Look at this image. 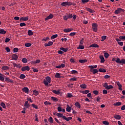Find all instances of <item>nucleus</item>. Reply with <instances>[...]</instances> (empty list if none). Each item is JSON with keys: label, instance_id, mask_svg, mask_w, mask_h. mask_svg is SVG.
<instances>
[{"label": "nucleus", "instance_id": "obj_1", "mask_svg": "<svg viewBox=\"0 0 125 125\" xmlns=\"http://www.w3.org/2000/svg\"><path fill=\"white\" fill-rule=\"evenodd\" d=\"M51 83V78H50V77L47 76L45 78V80L44 81L43 83L44 84L47 86L48 85L49 83Z\"/></svg>", "mask_w": 125, "mask_h": 125}, {"label": "nucleus", "instance_id": "obj_2", "mask_svg": "<svg viewBox=\"0 0 125 125\" xmlns=\"http://www.w3.org/2000/svg\"><path fill=\"white\" fill-rule=\"evenodd\" d=\"M92 27L94 32H97L98 29V25L96 23H92Z\"/></svg>", "mask_w": 125, "mask_h": 125}, {"label": "nucleus", "instance_id": "obj_3", "mask_svg": "<svg viewBox=\"0 0 125 125\" xmlns=\"http://www.w3.org/2000/svg\"><path fill=\"white\" fill-rule=\"evenodd\" d=\"M124 12H125V10L122 9L121 8H119L115 11L114 13L115 14H119V13H123Z\"/></svg>", "mask_w": 125, "mask_h": 125}, {"label": "nucleus", "instance_id": "obj_4", "mask_svg": "<svg viewBox=\"0 0 125 125\" xmlns=\"http://www.w3.org/2000/svg\"><path fill=\"white\" fill-rule=\"evenodd\" d=\"M72 2H69V1H65L61 3V5L62 6H67V5L70 6V5H72Z\"/></svg>", "mask_w": 125, "mask_h": 125}, {"label": "nucleus", "instance_id": "obj_5", "mask_svg": "<svg viewBox=\"0 0 125 125\" xmlns=\"http://www.w3.org/2000/svg\"><path fill=\"white\" fill-rule=\"evenodd\" d=\"M116 63H120V64H125V59H120V58L117 59L115 61Z\"/></svg>", "mask_w": 125, "mask_h": 125}, {"label": "nucleus", "instance_id": "obj_6", "mask_svg": "<svg viewBox=\"0 0 125 125\" xmlns=\"http://www.w3.org/2000/svg\"><path fill=\"white\" fill-rule=\"evenodd\" d=\"M12 60L18 61V55H17V54H13L12 55Z\"/></svg>", "mask_w": 125, "mask_h": 125}, {"label": "nucleus", "instance_id": "obj_7", "mask_svg": "<svg viewBox=\"0 0 125 125\" xmlns=\"http://www.w3.org/2000/svg\"><path fill=\"white\" fill-rule=\"evenodd\" d=\"M30 70V67L28 66H24L21 68V71L23 72H24V71H29Z\"/></svg>", "mask_w": 125, "mask_h": 125}, {"label": "nucleus", "instance_id": "obj_8", "mask_svg": "<svg viewBox=\"0 0 125 125\" xmlns=\"http://www.w3.org/2000/svg\"><path fill=\"white\" fill-rule=\"evenodd\" d=\"M21 21H28L29 20V16L25 17H21L20 18Z\"/></svg>", "mask_w": 125, "mask_h": 125}, {"label": "nucleus", "instance_id": "obj_9", "mask_svg": "<svg viewBox=\"0 0 125 125\" xmlns=\"http://www.w3.org/2000/svg\"><path fill=\"white\" fill-rule=\"evenodd\" d=\"M53 18V15L52 14H50L45 19V21H47V20H49V19H52Z\"/></svg>", "mask_w": 125, "mask_h": 125}, {"label": "nucleus", "instance_id": "obj_10", "mask_svg": "<svg viewBox=\"0 0 125 125\" xmlns=\"http://www.w3.org/2000/svg\"><path fill=\"white\" fill-rule=\"evenodd\" d=\"M52 44H53V42H52L51 41H49L48 43H45L44 44V46H45V47L51 46V45H52Z\"/></svg>", "mask_w": 125, "mask_h": 125}, {"label": "nucleus", "instance_id": "obj_11", "mask_svg": "<svg viewBox=\"0 0 125 125\" xmlns=\"http://www.w3.org/2000/svg\"><path fill=\"white\" fill-rule=\"evenodd\" d=\"M116 84H117L118 86H119V90H123V88H122V84H121V83H120V82H116Z\"/></svg>", "mask_w": 125, "mask_h": 125}, {"label": "nucleus", "instance_id": "obj_12", "mask_svg": "<svg viewBox=\"0 0 125 125\" xmlns=\"http://www.w3.org/2000/svg\"><path fill=\"white\" fill-rule=\"evenodd\" d=\"M57 117H58V118H62L63 119H64V117H65V116L63 115V113H62L60 112L58 113L57 114Z\"/></svg>", "mask_w": 125, "mask_h": 125}, {"label": "nucleus", "instance_id": "obj_13", "mask_svg": "<svg viewBox=\"0 0 125 125\" xmlns=\"http://www.w3.org/2000/svg\"><path fill=\"white\" fill-rule=\"evenodd\" d=\"M72 119L73 118H72V117H68L67 118L66 117V116H64L63 118V120H65L67 122H69V121H71V120H72Z\"/></svg>", "mask_w": 125, "mask_h": 125}, {"label": "nucleus", "instance_id": "obj_14", "mask_svg": "<svg viewBox=\"0 0 125 125\" xmlns=\"http://www.w3.org/2000/svg\"><path fill=\"white\" fill-rule=\"evenodd\" d=\"M22 90L25 93H29V88L27 87H24L23 88H22Z\"/></svg>", "mask_w": 125, "mask_h": 125}, {"label": "nucleus", "instance_id": "obj_15", "mask_svg": "<svg viewBox=\"0 0 125 125\" xmlns=\"http://www.w3.org/2000/svg\"><path fill=\"white\" fill-rule=\"evenodd\" d=\"M65 67V64H62L60 65H58L56 66V68L57 69H61V68H64Z\"/></svg>", "mask_w": 125, "mask_h": 125}, {"label": "nucleus", "instance_id": "obj_16", "mask_svg": "<svg viewBox=\"0 0 125 125\" xmlns=\"http://www.w3.org/2000/svg\"><path fill=\"white\" fill-rule=\"evenodd\" d=\"M89 47H95V48H98L99 47V45L96 43H93L89 46Z\"/></svg>", "mask_w": 125, "mask_h": 125}, {"label": "nucleus", "instance_id": "obj_17", "mask_svg": "<svg viewBox=\"0 0 125 125\" xmlns=\"http://www.w3.org/2000/svg\"><path fill=\"white\" fill-rule=\"evenodd\" d=\"M24 107L25 108H29L30 107V104L28 101H26L24 103Z\"/></svg>", "mask_w": 125, "mask_h": 125}, {"label": "nucleus", "instance_id": "obj_18", "mask_svg": "<svg viewBox=\"0 0 125 125\" xmlns=\"http://www.w3.org/2000/svg\"><path fill=\"white\" fill-rule=\"evenodd\" d=\"M5 81L6 82V83H13V81L9 79V78L8 77H6L5 78Z\"/></svg>", "mask_w": 125, "mask_h": 125}, {"label": "nucleus", "instance_id": "obj_19", "mask_svg": "<svg viewBox=\"0 0 125 125\" xmlns=\"http://www.w3.org/2000/svg\"><path fill=\"white\" fill-rule=\"evenodd\" d=\"M97 67V65H95L94 66L93 65H89L88 66V67L90 68V72H92V69H94V68H96Z\"/></svg>", "mask_w": 125, "mask_h": 125}, {"label": "nucleus", "instance_id": "obj_20", "mask_svg": "<svg viewBox=\"0 0 125 125\" xmlns=\"http://www.w3.org/2000/svg\"><path fill=\"white\" fill-rule=\"evenodd\" d=\"M100 59H101V63H104L105 62V59L103 56H100Z\"/></svg>", "mask_w": 125, "mask_h": 125}, {"label": "nucleus", "instance_id": "obj_21", "mask_svg": "<svg viewBox=\"0 0 125 125\" xmlns=\"http://www.w3.org/2000/svg\"><path fill=\"white\" fill-rule=\"evenodd\" d=\"M72 30H73L71 28H67V29H64L63 30V32L64 33H69V32H71L72 31Z\"/></svg>", "mask_w": 125, "mask_h": 125}, {"label": "nucleus", "instance_id": "obj_22", "mask_svg": "<svg viewBox=\"0 0 125 125\" xmlns=\"http://www.w3.org/2000/svg\"><path fill=\"white\" fill-rule=\"evenodd\" d=\"M66 106H67L66 108V112H68V113H70L71 110V106H69V105H67Z\"/></svg>", "mask_w": 125, "mask_h": 125}, {"label": "nucleus", "instance_id": "obj_23", "mask_svg": "<svg viewBox=\"0 0 125 125\" xmlns=\"http://www.w3.org/2000/svg\"><path fill=\"white\" fill-rule=\"evenodd\" d=\"M8 69H9V67H8V66H5V65H3L1 68V69L3 71H6V70H8Z\"/></svg>", "mask_w": 125, "mask_h": 125}, {"label": "nucleus", "instance_id": "obj_24", "mask_svg": "<svg viewBox=\"0 0 125 125\" xmlns=\"http://www.w3.org/2000/svg\"><path fill=\"white\" fill-rule=\"evenodd\" d=\"M13 65L14 66V67H16L17 68H19V69H20V68H21V66L20 65V64H16L15 63V62H13Z\"/></svg>", "mask_w": 125, "mask_h": 125}, {"label": "nucleus", "instance_id": "obj_25", "mask_svg": "<svg viewBox=\"0 0 125 125\" xmlns=\"http://www.w3.org/2000/svg\"><path fill=\"white\" fill-rule=\"evenodd\" d=\"M114 118L116 119V120H121L122 119V117L119 115H114Z\"/></svg>", "mask_w": 125, "mask_h": 125}, {"label": "nucleus", "instance_id": "obj_26", "mask_svg": "<svg viewBox=\"0 0 125 125\" xmlns=\"http://www.w3.org/2000/svg\"><path fill=\"white\" fill-rule=\"evenodd\" d=\"M0 34H1V35H4L5 34H6V31H5V30L3 29H0Z\"/></svg>", "mask_w": 125, "mask_h": 125}, {"label": "nucleus", "instance_id": "obj_27", "mask_svg": "<svg viewBox=\"0 0 125 125\" xmlns=\"http://www.w3.org/2000/svg\"><path fill=\"white\" fill-rule=\"evenodd\" d=\"M0 81L3 82L4 81V77H3V75L1 73H0Z\"/></svg>", "mask_w": 125, "mask_h": 125}, {"label": "nucleus", "instance_id": "obj_28", "mask_svg": "<svg viewBox=\"0 0 125 125\" xmlns=\"http://www.w3.org/2000/svg\"><path fill=\"white\" fill-rule=\"evenodd\" d=\"M93 74H96V73H98V70L97 69H92V71H91Z\"/></svg>", "mask_w": 125, "mask_h": 125}, {"label": "nucleus", "instance_id": "obj_29", "mask_svg": "<svg viewBox=\"0 0 125 125\" xmlns=\"http://www.w3.org/2000/svg\"><path fill=\"white\" fill-rule=\"evenodd\" d=\"M114 106H121L122 105L121 102H116L113 104Z\"/></svg>", "mask_w": 125, "mask_h": 125}, {"label": "nucleus", "instance_id": "obj_30", "mask_svg": "<svg viewBox=\"0 0 125 125\" xmlns=\"http://www.w3.org/2000/svg\"><path fill=\"white\" fill-rule=\"evenodd\" d=\"M33 95H35V96L39 95V91L37 90H33Z\"/></svg>", "mask_w": 125, "mask_h": 125}, {"label": "nucleus", "instance_id": "obj_31", "mask_svg": "<svg viewBox=\"0 0 125 125\" xmlns=\"http://www.w3.org/2000/svg\"><path fill=\"white\" fill-rule=\"evenodd\" d=\"M86 10H87V11L90 12V13H93L94 12V11L92 10V9L89 8H86Z\"/></svg>", "mask_w": 125, "mask_h": 125}, {"label": "nucleus", "instance_id": "obj_32", "mask_svg": "<svg viewBox=\"0 0 125 125\" xmlns=\"http://www.w3.org/2000/svg\"><path fill=\"white\" fill-rule=\"evenodd\" d=\"M51 100H53V101H54L55 102H57V101H58V99L54 97H51Z\"/></svg>", "mask_w": 125, "mask_h": 125}, {"label": "nucleus", "instance_id": "obj_33", "mask_svg": "<svg viewBox=\"0 0 125 125\" xmlns=\"http://www.w3.org/2000/svg\"><path fill=\"white\" fill-rule=\"evenodd\" d=\"M60 73H56L55 74V78H58V79H61V76H60Z\"/></svg>", "mask_w": 125, "mask_h": 125}, {"label": "nucleus", "instance_id": "obj_34", "mask_svg": "<svg viewBox=\"0 0 125 125\" xmlns=\"http://www.w3.org/2000/svg\"><path fill=\"white\" fill-rule=\"evenodd\" d=\"M76 107H77V108H81V104H80V103L79 102H76L75 104Z\"/></svg>", "mask_w": 125, "mask_h": 125}, {"label": "nucleus", "instance_id": "obj_35", "mask_svg": "<svg viewBox=\"0 0 125 125\" xmlns=\"http://www.w3.org/2000/svg\"><path fill=\"white\" fill-rule=\"evenodd\" d=\"M68 48H63V47H61L60 48V50H62V51H64V52H67V51H68Z\"/></svg>", "mask_w": 125, "mask_h": 125}, {"label": "nucleus", "instance_id": "obj_36", "mask_svg": "<svg viewBox=\"0 0 125 125\" xmlns=\"http://www.w3.org/2000/svg\"><path fill=\"white\" fill-rule=\"evenodd\" d=\"M52 92H53V93H55V94H57L58 95H59V94H60V91H56V90H53Z\"/></svg>", "mask_w": 125, "mask_h": 125}, {"label": "nucleus", "instance_id": "obj_37", "mask_svg": "<svg viewBox=\"0 0 125 125\" xmlns=\"http://www.w3.org/2000/svg\"><path fill=\"white\" fill-rule=\"evenodd\" d=\"M112 88H114V87L113 86V85H107V86L106 87V88H105L106 89H112Z\"/></svg>", "mask_w": 125, "mask_h": 125}, {"label": "nucleus", "instance_id": "obj_38", "mask_svg": "<svg viewBox=\"0 0 125 125\" xmlns=\"http://www.w3.org/2000/svg\"><path fill=\"white\" fill-rule=\"evenodd\" d=\"M28 36H33L34 35V33L32 31V30H28Z\"/></svg>", "mask_w": 125, "mask_h": 125}, {"label": "nucleus", "instance_id": "obj_39", "mask_svg": "<svg viewBox=\"0 0 125 125\" xmlns=\"http://www.w3.org/2000/svg\"><path fill=\"white\" fill-rule=\"evenodd\" d=\"M57 37H58V35L55 34L51 37V40H54V39H56V38H57Z\"/></svg>", "mask_w": 125, "mask_h": 125}, {"label": "nucleus", "instance_id": "obj_40", "mask_svg": "<svg viewBox=\"0 0 125 125\" xmlns=\"http://www.w3.org/2000/svg\"><path fill=\"white\" fill-rule=\"evenodd\" d=\"M77 49H84V46L83 45H80L79 47H77Z\"/></svg>", "mask_w": 125, "mask_h": 125}, {"label": "nucleus", "instance_id": "obj_41", "mask_svg": "<svg viewBox=\"0 0 125 125\" xmlns=\"http://www.w3.org/2000/svg\"><path fill=\"white\" fill-rule=\"evenodd\" d=\"M99 71L101 73H105L106 72V70L104 68H100Z\"/></svg>", "mask_w": 125, "mask_h": 125}, {"label": "nucleus", "instance_id": "obj_42", "mask_svg": "<svg viewBox=\"0 0 125 125\" xmlns=\"http://www.w3.org/2000/svg\"><path fill=\"white\" fill-rule=\"evenodd\" d=\"M80 87L81 88L85 89L86 87V84H82L80 85Z\"/></svg>", "mask_w": 125, "mask_h": 125}, {"label": "nucleus", "instance_id": "obj_43", "mask_svg": "<svg viewBox=\"0 0 125 125\" xmlns=\"http://www.w3.org/2000/svg\"><path fill=\"white\" fill-rule=\"evenodd\" d=\"M79 62L80 63H85V62H87L86 60H79Z\"/></svg>", "mask_w": 125, "mask_h": 125}, {"label": "nucleus", "instance_id": "obj_44", "mask_svg": "<svg viewBox=\"0 0 125 125\" xmlns=\"http://www.w3.org/2000/svg\"><path fill=\"white\" fill-rule=\"evenodd\" d=\"M0 106L2 107L3 109H5V108H6V106L5 105V104L3 103H1Z\"/></svg>", "mask_w": 125, "mask_h": 125}, {"label": "nucleus", "instance_id": "obj_45", "mask_svg": "<svg viewBox=\"0 0 125 125\" xmlns=\"http://www.w3.org/2000/svg\"><path fill=\"white\" fill-rule=\"evenodd\" d=\"M24 45L26 47H30L32 45V44L30 43H25Z\"/></svg>", "mask_w": 125, "mask_h": 125}, {"label": "nucleus", "instance_id": "obj_46", "mask_svg": "<svg viewBox=\"0 0 125 125\" xmlns=\"http://www.w3.org/2000/svg\"><path fill=\"white\" fill-rule=\"evenodd\" d=\"M82 93H83V94H87V93H88V94L89 93V90H85V91H83V92H82Z\"/></svg>", "mask_w": 125, "mask_h": 125}, {"label": "nucleus", "instance_id": "obj_47", "mask_svg": "<svg viewBox=\"0 0 125 125\" xmlns=\"http://www.w3.org/2000/svg\"><path fill=\"white\" fill-rule=\"evenodd\" d=\"M77 80L78 79L76 77H73L69 79L70 81H73V82H76V81H77Z\"/></svg>", "mask_w": 125, "mask_h": 125}, {"label": "nucleus", "instance_id": "obj_48", "mask_svg": "<svg viewBox=\"0 0 125 125\" xmlns=\"http://www.w3.org/2000/svg\"><path fill=\"white\" fill-rule=\"evenodd\" d=\"M83 41H84V39L83 38H82L80 42V44L81 45H83Z\"/></svg>", "mask_w": 125, "mask_h": 125}, {"label": "nucleus", "instance_id": "obj_49", "mask_svg": "<svg viewBox=\"0 0 125 125\" xmlns=\"http://www.w3.org/2000/svg\"><path fill=\"white\" fill-rule=\"evenodd\" d=\"M25 78H26V76H25V75L24 74H21L20 76V79H25Z\"/></svg>", "mask_w": 125, "mask_h": 125}, {"label": "nucleus", "instance_id": "obj_50", "mask_svg": "<svg viewBox=\"0 0 125 125\" xmlns=\"http://www.w3.org/2000/svg\"><path fill=\"white\" fill-rule=\"evenodd\" d=\"M22 62L23 63H27L28 62V60H27L26 58H23L22 59Z\"/></svg>", "mask_w": 125, "mask_h": 125}, {"label": "nucleus", "instance_id": "obj_51", "mask_svg": "<svg viewBox=\"0 0 125 125\" xmlns=\"http://www.w3.org/2000/svg\"><path fill=\"white\" fill-rule=\"evenodd\" d=\"M107 38V36H103L102 37V40L101 42H104L105 41V39Z\"/></svg>", "mask_w": 125, "mask_h": 125}, {"label": "nucleus", "instance_id": "obj_52", "mask_svg": "<svg viewBox=\"0 0 125 125\" xmlns=\"http://www.w3.org/2000/svg\"><path fill=\"white\" fill-rule=\"evenodd\" d=\"M71 74H72V75H75V74H78V71H77V70H72L71 71Z\"/></svg>", "mask_w": 125, "mask_h": 125}, {"label": "nucleus", "instance_id": "obj_53", "mask_svg": "<svg viewBox=\"0 0 125 125\" xmlns=\"http://www.w3.org/2000/svg\"><path fill=\"white\" fill-rule=\"evenodd\" d=\"M49 122L51 123V124H53V119L52 118V117H50L49 118Z\"/></svg>", "mask_w": 125, "mask_h": 125}, {"label": "nucleus", "instance_id": "obj_54", "mask_svg": "<svg viewBox=\"0 0 125 125\" xmlns=\"http://www.w3.org/2000/svg\"><path fill=\"white\" fill-rule=\"evenodd\" d=\"M104 56L105 58L107 59L109 57V54H108V53H104Z\"/></svg>", "mask_w": 125, "mask_h": 125}, {"label": "nucleus", "instance_id": "obj_55", "mask_svg": "<svg viewBox=\"0 0 125 125\" xmlns=\"http://www.w3.org/2000/svg\"><path fill=\"white\" fill-rule=\"evenodd\" d=\"M68 19H69V15H67V16H65L64 17H63V20H68Z\"/></svg>", "mask_w": 125, "mask_h": 125}, {"label": "nucleus", "instance_id": "obj_56", "mask_svg": "<svg viewBox=\"0 0 125 125\" xmlns=\"http://www.w3.org/2000/svg\"><path fill=\"white\" fill-rule=\"evenodd\" d=\"M119 39L122 41H125V36H120Z\"/></svg>", "mask_w": 125, "mask_h": 125}, {"label": "nucleus", "instance_id": "obj_57", "mask_svg": "<svg viewBox=\"0 0 125 125\" xmlns=\"http://www.w3.org/2000/svg\"><path fill=\"white\" fill-rule=\"evenodd\" d=\"M32 106H33V108H34L35 109H38L39 107H38V105L35 104H32Z\"/></svg>", "mask_w": 125, "mask_h": 125}, {"label": "nucleus", "instance_id": "obj_58", "mask_svg": "<svg viewBox=\"0 0 125 125\" xmlns=\"http://www.w3.org/2000/svg\"><path fill=\"white\" fill-rule=\"evenodd\" d=\"M103 123L104 125H109V122H108L106 121H103Z\"/></svg>", "mask_w": 125, "mask_h": 125}, {"label": "nucleus", "instance_id": "obj_59", "mask_svg": "<svg viewBox=\"0 0 125 125\" xmlns=\"http://www.w3.org/2000/svg\"><path fill=\"white\" fill-rule=\"evenodd\" d=\"M67 97H68L69 98H71V97H73V95H72V94L68 93H67Z\"/></svg>", "mask_w": 125, "mask_h": 125}, {"label": "nucleus", "instance_id": "obj_60", "mask_svg": "<svg viewBox=\"0 0 125 125\" xmlns=\"http://www.w3.org/2000/svg\"><path fill=\"white\" fill-rule=\"evenodd\" d=\"M20 26L21 27H23L24 26H26V23H25L24 22H21L20 23Z\"/></svg>", "mask_w": 125, "mask_h": 125}, {"label": "nucleus", "instance_id": "obj_61", "mask_svg": "<svg viewBox=\"0 0 125 125\" xmlns=\"http://www.w3.org/2000/svg\"><path fill=\"white\" fill-rule=\"evenodd\" d=\"M103 94H107V93H108V91H107V90L104 89L103 90Z\"/></svg>", "mask_w": 125, "mask_h": 125}, {"label": "nucleus", "instance_id": "obj_62", "mask_svg": "<svg viewBox=\"0 0 125 125\" xmlns=\"http://www.w3.org/2000/svg\"><path fill=\"white\" fill-rule=\"evenodd\" d=\"M62 107L59 106L58 107V112H62Z\"/></svg>", "mask_w": 125, "mask_h": 125}, {"label": "nucleus", "instance_id": "obj_63", "mask_svg": "<svg viewBox=\"0 0 125 125\" xmlns=\"http://www.w3.org/2000/svg\"><path fill=\"white\" fill-rule=\"evenodd\" d=\"M18 50H19L18 48H14L13 51L14 52L16 53L18 51Z\"/></svg>", "mask_w": 125, "mask_h": 125}, {"label": "nucleus", "instance_id": "obj_64", "mask_svg": "<svg viewBox=\"0 0 125 125\" xmlns=\"http://www.w3.org/2000/svg\"><path fill=\"white\" fill-rule=\"evenodd\" d=\"M5 50H6L7 52H10V49L8 47H6Z\"/></svg>", "mask_w": 125, "mask_h": 125}]
</instances>
